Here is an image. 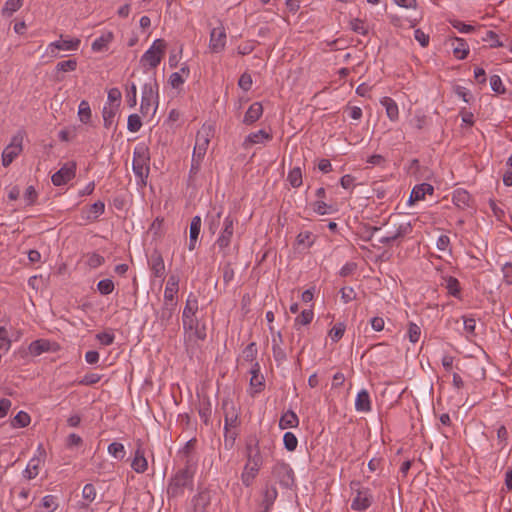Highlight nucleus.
<instances>
[{
    "label": "nucleus",
    "instance_id": "13",
    "mask_svg": "<svg viewBox=\"0 0 512 512\" xmlns=\"http://www.w3.org/2000/svg\"><path fill=\"white\" fill-rule=\"evenodd\" d=\"M23 133L18 132L15 134L9 145L3 150L2 153V165L8 167L13 160L22 152Z\"/></svg>",
    "mask_w": 512,
    "mask_h": 512
},
{
    "label": "nucleus",
    "instance_id": "60",
    "mask_svg": "<svg viewBox=\"0 0 512 512\" xmlns=\"http://www.w3.org/2000/svg\"><path fill=\"white\" fill-rule=\"evenodd\" d=\"M105 262L102 255L98 253H90L87 255V264L91 268H97Z\"/></svg>",
    "mask_w": 512,
    "mask_h": 512
},
{
    "label": "nucleus",
    "instance_id": "50",
    "mask_svg": "<svg viewBox=\"0 0 512 512\" xmlns=\"http://www.w3.org/2000/svg\"><path fill=\"white\" fill-rule=\"evenodd\" d=\"M313 317H314V312L312 309H305L303 310L300 315H298L296 318H295V327L297 325H308L312 322L313 320Z\"/></svg>",
    "mask_w": 512,
    "mask_h": 512
},
{
    "label": "nucleus",
    "instance_id": "11",
    "mask_svg": "<svg viewBox=\"0 0 512 512\" xmlns=\"http://www.w3.org/2000/svg\"><path fill=\"white\" fill-rule=\"evenodd\" d=\"M81 44L79 38L63 39V35L60 36V40L51 42L48 44L45 55L51 58H58L59 51H76Z\"/></svg>",
    "mask_w": 512,
    "mask_h": 512
},
{
    "label": "nucleus",
    "instance_id": "48",
    "mask_svg": "<svg viewBox=\"0 0 512 512\" xmlns=\"http://www.w3.org/2000/svg\"><path fill=\"white\" fill-rule=\"evenodd\" d=\"M346 325L343 322L336 323L329 331V337L333 342H338L344 335Z\"/></svg>",
    "mask_w": 512,
    "mask_h": 512
},
{
    "label": "nucleus",
    "instance_id": "40",
    "mask_svg": "<svg viewBox=\"0 0 512 512\" xmlns=\"http://www.w3.org/2000/svg\"><path fill=\"white\" fill-rule=\"evenodd\" d=\"M260 366L259 363H254L252 369H251V379H250V385L255 389V392H260L263 387V376L260 375Z\"/></svg>",
    "mask_w": 512,
    "mask_h": 512
},
{
    "label": "nucleus",
    "instance_id": "24",
    "mask_svg": "<svg viewBox=\"0 0 512 512\" xmlns=\"http://www.w3.org/2000/svg\"><path fill=\"white\" fill-rule=\"evenodd\" d=\"M272 139V135L264 129L250 133L243 142L245 149L255 144H264Z\"/></svg>",
    "mask_w": 512,
    "mask_h": 512
},
{
    "label": "nucleus",
    "instance_id": "64",
    "mask_svg": "<svg viewBox=\"0 0 512 512\" xmlns=\"http://www.w3.org/2000/svg\"><path fill=\"white\" fill-rule=\"evenodd\" d=\"M502 273L505 283L508 285H512V263H505L502 267Z\"/></svg>",
    "mask_w": 512,
    "mask_h": 512
},
{
    "label": "nucleus",
    "instance_id": "31",
    "mask_svg": "<svg viewBox=\"0 0 512 512\" xmlns=\"http://www.w3.org/2000/svg\"><path fill=\"white\" fill-rule=\"evenodd\" d=\"M434 188L429 183H421L416 185L410 194L409 202H417L423 200L426 194H433Z\"/></svg>",
    "mask_w": 512,
    "mask_h": 512
},
{
    "label": "nucleus",
    "instance_id": "49",
    "mask_svg": "<svg viewBox=\"0 0 512 512\" xmlns=\"http://www.w3.org/2000/svg\"><path fill=\"white\" fill-rule=\"evenodd\" d=\"M313 211L318 215H327L335 211L332 205H328L322 200H317L312 204Z\"/></svg>",
    "mask_w": 512,
    "mask_h": 512
},
{
    "label": "nucleus",
    "instance_id": "21",
    "mask_svg": "<svg viewBox=\"0 0 512 512\" xmlns=\"http://www.w3.org/2000/svg\"><path fill=\"white\" fill-rule=\"evenodd\" d=\"M178 304L163 302L162 307L157 312V319L163 328H167L176 313Z\"/></svg>",
    "mask_w": 512,
    "mask_h": 512
},
{
    "label": "nucleus",
    "instance_id": "26",
    "mask_svg": "<svg viewBox=\"0 0 512 512\" xmlns=\"http://www.w3.org/2000/svg\"><path fill=\"white\" fill-rule=\"evenodd\" d=\"M262 467L255 466L254 464H250L248 462L245 463L243 470L241 472V482L245 487H250L255 479L257 478Z\"/></svg>",
    "mask_w": 512,
    "mask_h": 512
},
{
    "label": "nucleus",
    "instance_id": "33",
    "mask_svg": "<svg viewBox=\"0 0 512 512\" xmlns=\"http://www.w3.org/2000/svg\"><path fill=\"white\" fill-rule=\"evenodd\" d=\"M299 425V419L296 413L292 410L285 412L279 420V428L284 430L287 428H295Z\"/></svg>",
    "mask_w": 512,
    "mask_h": 512
},
{
    "label": "nucleus",
    "instance_id": "37",
    "mask_svg": "<svg viewBox=\"0 0 512 512\" xmlns=\"http://www.w3.org/2000/svg\"><path fill=\"white\" fill-rule=\"evenodd\" d=\"M443 283L442 285L445 286L448 293L456 298L460 297V283L457 278L453 276H443L442 277Z\"/></svg>",
    "mask_w": 512,
    "mask_h": 512
},
{
    "label": "nucleus",
    "instance_id": "43",
    "mask_svg": "<svg viewBox=\"0 0 512 512\" xmlns=\"http://www.w3.org/2000/svg\"><path fill=\"white\" fill-rule=\"evenodd\" d=\"M31 418L28 413L19 411L11 421L14 428H24L30 424Z\"/></svg>",
    "mask_w": 512,
    "mask_h": 512
},
{
    "label": "nucleus",
    "instance_id": "35",
    "mask_svg": "<svg viewBox=\"0 0 512 512\" xmlns=\"http://www.w3.org/2000/svg\"><path fill=\"white\" fill-rule=\"evenodd\" d=\"M198 311V301L196 298L191 299L188 297L182 314V322L189 323L187 320L191 318H197L196 313Z\"/></svg>",
    "mask_w": 512,
    "mask_h": 512
},
{
    "label": "nucleus",
    "instance_id": "54",
    "mask_svg": "<svg viewBox=\"0 0 512 512\" xmlns=\"http://www.w3.org/2000/svg\"><path fill=\"white\" fill-rule=\"evenodd\" d=\"M350 28L352 31H354L357 34H360V35L368 34V28L365 25V22L359 18H355L350 21Z\"/></svg>",
    "mask_w": 512,
    "mask_h": 512
},
{
    "label": "nucleus",
    "instance_id": "9",
    "mask_svg": "<svg viewBox=\"0 0 512 512\" xmlns=\"http://www.w3.org/2000/svg\"><path fill=\"white\" fill-rule=\"evenodd\" d=\"M236 219L230 214L227 215L222 224L219 236L216 239L215 245L223 253L224 256L228 254V248L230 247L231 240L234 234V224Z\"/></svg>",
    "mask_w": 512,
    "mask_h": 512
},
{
    "label": "nucleus",
    "instance_id": "53",
    "mask_svg": "<svg viewBox=\"0 0 512 512\" xmlns=\"http://www.w3.org/2000/svg\"><path fill=\"white\" fill-rule=\"evenodd\" d=\"M142 127V121L138 114H131L128 116L127 120V129L130 132H138L140 128Z\"/></svg>",
    "mask_w": 512,
    "mask_h": 512
},
{
    "label": "nucleus",
    "instance_id": "14",
    "mask_svg": "<svg viewBox=\"0 0 512 512\" xmlns=\"http://www.w3.org/2000/svg\"><path fill=\"white\" fill-rule=\"evenodd\" d=\"M46 457V451L42 444H39L36 449V454L29 460L25 470L23 471V476L28 479H34L39 474V469L41 464L44 463Z\"/></svg>",
    "mask_w": 512,
    "mask_h": 512
},
{
    "label": "nucleus",
    "instance_id": "57",
    "mask_svg": "<svg viewBox=\"0 0 512 512\" xmlns=\"http://www.w3.org/2000/svg\"><path fill=\"white\" fill-rule=\"evenodd\" d=\"M42 506L47 512H53L58 507L57 497L54 495H46L42 498Z\"/></svg>",
    "mask_w": 512,
    "mask_h": 512
},
{
    "label": "nucleus",
    "instance_id": "32",
    "mask_svg": "<svg viewBox=\"0 0 512 512\" xmlns=\"http://www.w3.org/2000/svg\"><path fill=\"white\" fill-rule=\"evenodd\" d=\"M355 409L358 412H364V413L371 411V409H372L371 400H370V395L367 390L362 389L361 391L358 392L356 399H355Z\"/></svg>",
    "mask_w": 512,
    "mask_h": 512
},
{
    "label": "nucleus",
    "instance_id": "55",
    "mask_svg": "<svg viewBox=\"0 0 512 512\" xmlns=\"http://www.w3.org/2000/svg\"><path fill=\"white\" fill-rule=\"evenodd\" d=\"M114 283L111 279L100 280L97 284V289L102 295H109L114 291Z\"/></svg>",
    "mask_w": 512,
    "mask_h": 512
},
{
    "label": "nucleus",
    "instance_id": "5",
    "mask_svg": "<svg viewBox=\"0 0 512 512\" xmlns=\"http://www.w3.org/2000/svg\"><path fill=\"white\" fill-rule=\"evenodd\" d=\"M155 79L145 83L142 87L140 111L143 115L154 114L158 108L159 93Z\"/></svg>",
    "mask_w": 512,
    "mask_h": 512
},
{
    "label": "nucleus",
    "instance_id": "30",
    "mask_svg": "<svg viewBox=\"0 0 512 512\" xmlns=\"http://www.w3.org/2000/svg\"><path fill=\"white\" fill-rule=\"evenodd\" d=\"M113 39V32L106 31L93 41L91 48L94 52L106 51L108 50L109 44L113 41Z\"/></svg>",
    "mask_w": 512,
    "mask_h": 512
},
{
    "label": "nucleus",
    "instance_id": "58",
    "mask_svg": "<svg viewBox=\"0 0 512 512\" xmlns=\"http://www.w3.org/2000/svg\"><path fill=\"white\" fill-rule=\"evenodd\" d=\"M101 380V375L97 373H88L84 375L79 381L78 384L84 386H90L98 383Z\"/></svg>",
    "mask_w": 512,
    "mask_h": 512
},
{
    "label": "nucleus",
    "instance_id": "36",
    "mask_svg": "<svg viewBox=\"0 0 512 512\" xmlns=\"http://www.w3.org/2000/svg\"><path fill=\"white\" fill-rule=\"evenodd\" d=\"M470 200V194L464 189H457L453 192L452 201L461 209L468 207L470 205Z\"/></svg>",
    "mask_w": 512,
    "mask_h": 512
},
{
    "label": "nucleus",
    "instance_id": "20",
    "mask_svg": "<svg viewBox=\"0 0 512 512\" xmlns=\"http://www.w3.org/2000/svg\"><path fill=\"white\" fill-rule=\"evenodd\" d=\"M224 409V430L228 432V428H236L239 425L238 412L230 401H223Z\"/></svg>",
    "mask_w": 512,
    "mask_h": 512
},
{
    "label": "nucleus",
    "instance_id": "12",
    "mask_svg": "<svg viewBox=\"0 0 512 512\" xmlns=\"http://www.w3.org/2000/svg\"><path fill=\"white\" fill-rule=\"evenodd\" d=\"M227 44V33L224 25L220 23L210 31L208 49L213 54L221 53Z\"/></svg>",
    "mask_w": 512,
    "mask_h": 512
},
{
    "label": "nucleus",
    "instance_id": "6",
    "mask_svg": "<svg viewBox=\"0 0 512 512\" xmlns=\"http://www.w3.org/2000/svg\"><path fill=\"white\" fill-rule=\"evenodd\" d=\"M350 489L354 495L351 501V509L354 511H366L373 503V495L368 487L362 486L360 481L350 482Z\"/></svg>",
    "mask_w": 512,
    "mask_h": 512
},
{
    "label": "nucleus",
    "instance_id": "18",
    "mask_svg": "<svg viewBox=\"0 0 512 512\" xmlns=\"http://www.w3.org/2000/svg\"><path fill=\"white\" fill-rule=\"evenodd\" d=\"M269 330L272 333V353L274 360L278 365L282 364L287 356L284 349L281 347L283 343V337L280 331L275 332L272 325L269 326Z\"/></svg>",
    "mask_w": 512,
    "mask_h": 512
},
{
    "label": "nucleus",
    "instance_id": "45",
    "mask_svg": "<svg viewBox=\"0 0 512 512\" xmlns=\"http://www.w3.org/2000/svg\"><path fill=\"white\" fill-rule=\"evenodd\" d=\"M287 180L293 188H298L302 185V171L299 167H295L289 171Z\"/></svg>",
    "mask_w": 512,
    "mask_h": 512
},
{
    "label": "nucleus",
    "instance_id": "4",
    "mask_svg": "<svg viewBox=\"0 0 512 512\" xmlns=\"http://www.w3.org/2000/svg\"><path fill=\"white\" fill-rule=\"evenodd\" d=\"M189 323H183L184 344L187 351L194 350L199 346L200 341L206 339V327L201 325L197 318L187 320Z\"/></svg>",
    "mask_w": 512,
    "mask_h": 512
},
{
    "label": "nucleus",
    "instance_id": "16",
    "mask_svg": "<svg viewBox=\"0 0 512 512\" xmlns=\"http://www.w3.org/2000/svg\"><path fill=\"white\" fill-rule=\"evenodd\" d=\"M50 342L45 339H38L35 341H32L28 349H19L14 352V356H20L21 358H25L28 354H31L33 356H39L42 353L50 351Z\"/></svg>",
    "mask_w": 512,
    "mask_h": 512
},
{
    "label": "nucleus",
    "instance_id": "39",
    "mask_svg": "<svg viewBox=\"0 0 512 512\" xmlns=\"http://www.w3.org/2000/svg\"><path fill=\"white\" fill-rule=\"evenodd\" d=\"M118 110V105L106 104L102 110L103 122L105 128H110L114 122Z\"/></svg>",
    "mask_w": 512,
    "mask_h": 512
},
{
    "label": "nucleus",
    "instance_id": "2",
    "mask_svg": "<svg viewBox=\"0 0 512 512\" xmlns=\"http://www.w3.org/2000/svg\"><path fill=\"white\" fill-rule=\"evenodd\" d=\"M194 474L195 468L190 464V460H187L185 468L178 470L171 477L167 486L168 496L178 498L184 495L185 489L192 490Z\"/></svg>",
    "mask_w": 512,
    "mask_h": 512
},
{
    "label": "nucleus",
    "instance_id": "52",
    "mask_svg": "<svg viewBox=\"0 0 512 512\" xmlns=\"http://www.w3.org/2000/svg\"><path fill=\"white\" fill-rule=\"evenodd\" d=\"M77 68V61L75 59L64 60L58 62L55 69L56 72H72Z\"/></svg>",
    "mask_w": 512,
    "mask_h": 512
},
{
    "label": "nucleus",
    "instance_id": "1",
    "mask_svg": "<svg viewBox=\"0 0 512 512\" xmlns=\"http://www.w3.org/2000/svg\"><path fill=\"white\" fill-rule=\"evenodd\" d=\"M275 442L270 437L258 439L256 435H250L245 442L246 462L262 467L265 460L273 458Z\"/></svg>",
    "mask_w": 512,
    "mask_h": 512
},
{
    "label": "nucleus",
    "instance_id": "51",
    "mask_svg": "<svg viewBox=\"0 0 512 512\" xmlns=\"http://www.w3.org/2000/svg\"><path fill=\"white\" fill-rule=\"evenodd\" d=\"M283 443L285 449L289 452H293L297 448L298 440L294 433L286 432L283 436Z\"/></svg>",
    "mask_w": 512,
    "mask_h": 512
},
{
    "label": "nucleus",
    "instance_id": "41",
    "mask_svg": "<svg viewBox=\"0 0 512 512\" xmlns=\"http://www.w3.org/2000/svg\"><path fill=\"white\" fill-rule=\"evenodd\" d=\"M221 216H222V209L219 208V209H216V208H213L212 209V212L208 215V227H209V231L214 234L219 226H220V222H221Z\"/></svg>",
    "mask_w": 512,
    "mask_h": 512
},
{
    "label": "nucleus",
    "instance_id": "25",
    "mask_svg": "<svg viewBox=\"0 0 512 512\" xmlns=\"http://www.w3.org/2000/svg\"><path fill=\"white\" fill-rule=\"evenodd\" d=\"M278 496V491L274 485L266 484L262 491V508L265 512H270Z\"/></svg>",
    "mask_w": 512,
    "mask_h": 512
},
{
    "label": "nucleus",
    "instance_id": "7",
    "mask_svg": "<svg viewBox=\"0 0 512 512\" xmlns=\"http://www.w3.org/2000/svg\"><path fill=\"white\" fill-rule=\"evenodd\" d=\"M166 50V43L163 39L153 41L150 48L141 56L140 64L144 68L155 69L161 62Z\"/></svg>",
    "mask_w": 512,
    "mask_h": 512
},
{
    "label": "nucleus",
    "instance_id": "29",
    "mask_svg": "<svg viewBox=\"0 0 512 512\" xmlns=\"http://www.w3.org/2000/svg\"><path fill=\"white\" fill-rule=\"evenodd\" d=\"M380 104L385 108L386 115L390 121L396 122L399 119V108L395 100L385 96L380 100Z\"/></svg>",
    "mask_w": 512,
    "mask_h": 512
},
{
    "label": "nucleus",
    "instance_id": "61",
    "mask_svg": "<svg viewBox=\"0 0 512 512\" xmlns=\"http://www.w3.org/2000/svg\"><path fill=\"white\" fill-rule=\"evenodd\" d=\"M296 240L299 245H306L307 247H311L313 244V234L310 231L300 232L297 235Z\"/></svg>",
    "mask_w": 512,
    "mask_h": 512
},
{
    "label": "nucleus",
    "instance_id": "44",
    "mask_svg": "<svg viewBox=\"0 0 512 512\" xmlns=\"http://www.w3.org/2000/svg\"><path fill=\"white\" fill-rule=\"evenodd\" d=\"M23 5V0H7L2 8V14L4 16H11L13 13L18 11Z\"/></svg>",
    "mask_w": 512,
    "mask_h": 512
},
{
    "label": "nucleus",
    "instance_id": "46",
    "mask_svg": "<svg viewBox=\"0 0 512 512\" xmlns=\"http://www.w3.org/2000/svg\"><path fill=\"white\" fill-rule=\"evenodd\" d=\"M78 116H79V120L84 124H87L90 121L91 109H90L89 103L86 100H82L80 102L79 108H78Z\"/></svg>",
    "mask_w": 512,
    "mask_h": 512
},
{
    "label": "nucleus",
    "instance_id": "15",
    "mask_svg": "<svg viewBox=\"0 0 512 512\" xmlns=\"http://www.w3.org/2000/svg\"><path fill=\"white\" fill-rule=\"evenodd\" d=\"M76 175V163L73 161L66 162L57 172H55L51 181L55 186L67 184Z\"/></svg>",
    "mask_w": 512,
    "mask_h": 512
},
{
    "label": "nucleus",
    "instance_id": "63",
    "mask_svg": "<svg viewBox=\"0 0 512 512\" xmlns=\"http://www.w3.org/2000/svg\"><path fill=\"white\" fill-rule=\"evenodd\" d=\"M96 339L103 345L109 346L114 342L115 335L111 332H101L96 335Z\"/></svg>",
    "mask_w": 512,
    "mask_h": 512
},
{
    "label": "nucleus",
    "instance_id": "42",
    "mask_svg": "<svg viewBox=\"0 0 512 512\" xmlns=\"http://www.w3.org/2000/svg\"><path fill=\"white\" fill-rule=\"evenodd\" d=\"M105 211V204L103 201H96L88 208V214L86 216L87 220L95 221L97 220Z\"/></svg>",
    "mask_w": 512,
    "mask_h": 512
},
{
    "label": "nucleus",
    "instance_id": "38",
    "mask_svg": "<svg viewBox=\"0 0 512 512\" xmlns=\"http://www.w3.org/2000/svg\"><path fill=\"white\" fill-rule=\"evenodd\" d=\"M453 54L457 59H465L469 53V47L464 39L455 38L452 42Z\"/></svg>",
    "mask_w": 512,
    "mask_h": 512
},
{
    "label": "nucleus",
    "instance_id": "8",
    "mask_svg": "<svg viewBox=\"0 0 512 512\" xmlns=\"http://www.w3.org/2000/svg\"><path fill=\"white\" fill-rule=\"evenodd\" d=\"M272 475L282 488L292 489L295 485L294 471L291 466L284 461H277L273 465Z\"/></svg>",
    "mask_w": 512,
    "mask_h": 512
},
{
    "label": "nucleus",
    "instance_id": "56",
    "mask_svg": "<svg viewBox=\"0 0 512 512\" xmlns=\"http://www.w3.org/2000/svg\"><path fill=\"white\" fill-rule=\"evenodd\" d=\"M407 335L411 343H417L421 335L420 327L416 323L410 322L408 325Z\"/></svg>",
    "mask_w": 512,
    "mask_h": 512
},
{
    "label": "nucleus",
    "instance_id": "59",
    "mask_svg": "<svg viewBox=\"0 0 512 512\" xmlns=\"http://www.w3.org/2000/svg\"><path fill=\"white\" fill-rule=\"evenodd\" d=\"M97 492L93 484L88 483L83 487L82 497L88 502H93L96 498Z\"/></svg>",
    "mask_w": 512,
    "mask_h": 512
},
{
    "label": "nucleus",
    "instance_id": "17",
    "mask_svg": "<svg viewBox=\"0 0 512 512\" xmlns=\"http://www.w3.org/2000/svg\"><path fill=\"white\" fill-rule=\"evenodd\" d=\"M148 266L151 274L155 278L164 279L165 263L161 252L157 249L153 250L148 257Z\"/></svg>",
    "mask_w": 512,
    "mask_h": 512
},
{
    "label": "nucleus",
    "instance_id": "19",
    "mask_svg": "<svg viewBox=\"0 0 512 512\" xmlns=\"http://www.w3.org/2000/svg\"><path fill=\"white\" fill-rule=\"evenodd\" d=\"M131 467L136 473H144L148 469V462L145 457V451L141 440H137L134 458Z\"/></svg>",
    "mask_w": 512,
    "mask_h": 512
},
{
    "label": "nucleus",
    "instance_id": "27",
    "mask_svg": "<svg viewBox=\"0 0 512 512\" xmlns=\"http://www.w3.org/2000/svg\"><path fill=\"white\" fill-rule=\"evenodd\" d=\"M192 512H206V508L211 503L210 493L207 490L200 491L193 500Z\"/></svg>",
    "mask_w": 512,
    "mask_h": 512
},
{
    "label": "nucleus",
    "instance_id": "10",
    "mask_svg": "<svg viewBox=\"0 0 512 512\" xmlns=\"http://www.w3.org/2000/svg\"><path fill=\"white\" fill-rule=\"evenodd\" d=\"M214 131L211 125H203L196 134L195 146L192 157L203 160L206 155L209 143L213 137Z\"/></svg>",
    "mask_w": 512,
    "mask_h": 512
},
{
    "label": "nucleus",
    "instance_id": "47",
    "mask_svg": "<svg viewBox=\"0 0 512 512\" xmlns=\"http://www.w3.org/2000/svg\"><path fill=\"white\" fill-rule=\"evenodd\" d=\"M108 453L112 457L122 460L125 457L126 451L122 443L113 442L108 446Z\"/></svg>",
    "mask_w": 512,
    "mask_h": 512
},
{
    "label": "nucleus",
    "instance_id": "3",
    "mask_svg": "<svg viewBox=\"0 0 512 512\" xmlns=\"http://www.w3.org/2000/svg\"><path fill=\"white\" fill-rule=\"evenodd\" d=\"M149 162L150 153L148 147L143 143L137 144L133 151L132 169L136 178L139 180L138 183L143 186L146 185L149 176Z\"/></svg>",
    "mask_w": 512,
    "mask_h": 512
},
{
    "label": "nucleus",
    "instance_id": "23",
    "mask_svg": "<svg viewBox=\"0 0 512 512\" xmlns=\"http://www.w3.org/2000/svg\"><path fill=\"white\" fill-rule=\"evenodd\" d=\"M412 225L410 222H402L398 224L395 231L390 233L388 236L379 239V242L384 245H388L395 240L402 238L412 232Z\"/></svg>",
    "mask_w": 512,
    "mask_h": 512
},
{
    "label": "nucleus",
    "instance_id": "34",
    "mask_svg": "<svg viewBox=\"0 0 512 512\" xmlns=\"http://www.w3.org/2000/svg\"><path fill=\"white\" fill-rule=\"evenodd\" d=\"M201 230V218L200 216H194L190 223V231H189V249L193 250L195 248L198 236Z\"/></svg>",
    "mask_w": 512,
    "mask_h": 512
},
{
    "label": "nucleus",
    "instance_id": "28",
    "mask_svg": "<svg viewBox=\"0 0 512 512\" xmlns=\"http://www.w3.org/2000/svg\"><path fill=\"white\" fill-rule=\"evenodd\" d=\"M262 114H263L262 104L260 102H254L253 104L250 105V107L246 111L244 118H243V123L246 125H251V124L255 123L256 121H258L260 119V117L262 116Z\"/></svg>",
    "mask_w": 512,
    "mask_h": 512
},
{
    "label": "nucleus",
    "instance_id": "22",
    "mask_svg": "<svg viewBox=\"0 0 512 512\" xmlns=\"http://www.w3.org/2000/svg\"><path fill=\"white\" fill-rule=\"evenodd\" d=\"M179 276L172 274L169 276L166 287L164 290V301L165 303H176L178 301L176 299V295L179 291Z\"/></svg>",
    "mask_w": 512,
    "mask_h": 512
},
{
    "label": "nucleus",
    "instance_id": "62",
    "mask_svg": "<svg viewBox=\"0 0 512 512\" xmlns=\"http://www.w3.org/2000/svg\"><path fill=\"white\" fill-rule=\"evenodd\" d=\"M121 97H122V94H121V91L118 89V88H111L109 89L108 91V95H107V99H108V104H113V105H120V101H121Z\"/></svg>",
    "mask_w": 512,
    "mask_h": 512
}]
</instances>
